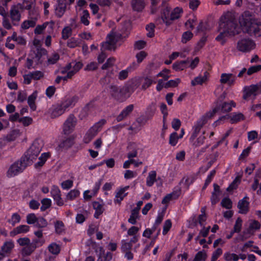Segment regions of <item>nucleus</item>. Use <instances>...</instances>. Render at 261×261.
I'll list each match as a JSON object with an SVG mask.
<instances>
[{
    "label": "nucleus",
    "instance_id": "bb28decb",
    "mask_svg": "<svg viewBox=\"0 0 261 261\" xmlns=\"http://www.w3.org/2000/svg\"><path fill=\"white\" fill-rule=\"evenodd\" d=\"M38 95V92L37 91H35L33 93L29 96L28 99V103L31 109L34 111L36 109V107L35 103V100Z\"/></svg>",
    "mask_w": 261,
    "mask_h": 261
},
{
    "label": "nucleus",
    "instance_id": "6e6d98bb",
    "mask_svg": "<svg viewBox=\"0 0 261 261\" xmlns=\"http://www.w3.org/2000/svg\"><path fill=\"white\" fill-rule=\"evenodd\" d=\"M224 257L227 261H237L239 259L238 255L234 253H225L224 254Z\"/></svg>",
    "mask_w": 261,
    "mask_h": 261
},
{
    "label": "nucleus",
    "instance_id": "f704fd0d",
    "mask_svg": "<svg viewBox=\"0 0 261 261\" xmlns=\"http://www.w3.org/2000/svg\"><path fill=\"white\" fill-rule=\"evenodd\" d=\"M49 25L50 28H52L54 23L52 22H45L42 25H39L36 27V28L35 29L34 32L35 34H41L43 33V31L45 30V29L46 28L47 25Z\"/></svg>",
    "mask_w": 261,
    "mask_h": 261
},
{
    "label": "nucleus",
    "instance_id": "a878e982",
    "mask_svg": "<svg viewBox=\"0 0 261 261\" xmlns=\"http://www.w3.org/2000/svg\"><path fill=\"white\" fill-rule=\"evenodd\" d=\"M236 103L233 101H230L228 102H225L222 104L219 109L223 113L228 112L231 110L232 108L235 107Z\"/></svg>",
    "mask_w": 261,
    "mask_h": 261
},
{
    "label": "nucleus",
    "instance_id": "a211bd4d",
    "mask_svg": "<svg viewBox=\"0 0 261 261\" xmlns=\"http://www.w3.org/2000/svg\"><path fill=\"white\" fill-rule=\"evenodd\" d=\"M209 78V73L205 71L203 73V75H199L197 77H195L191 81V85L193 86H195L196 85H201L205 83H206Z\"/></svg>",
    "mask_w": 261,
    "mask_h": 261
},
{
    "label": "nucleus",
    "instance_id": "37998d69",
    "mask_svg": "<svg viewBox=\"0 0 261 261\" xmlns=\"http://www.w3.org/2000/svg\"><path fill=\"white\" fill-rule=\"evenodd\" d=\"M81 43V39L76 38H71L68 41L67 46L70 48H74L80 46Z\"/></svg>",
    "mask_w": 261,
    "mask_h": 261
},
{
    "label": "nucleus",
    "instance_id": "c85d7f7f",
    "mask_svg": "<svg viewBox=\"0 0 261 261\" xmlns=\"http://www.w3.org/2000/svg\"><path fill=\"white\" fill-rule=\"evenodd\" d=\"M35 58L36 55H35L34 53L31 52L30 54L29 57L27 59L26 62V66L29 69L34 67L35 65L39 63L40 59L37 61H35Z\"/></svg>",
    "mask_w": 261,
    "mask_h": 261
},
{
    "label": "nucleus",
    "instance_id": "e2e57ef3",
    "mask_svg": "<svg viewBox=\"0 0 261 261\" xmlns=\"http://www.w3.org/2000/svg\"><path fill=\"white\" fill-rule=\"evenodd\" d=\"M133 244L129 241L124 240L122 241L121 248L123 251H127L130 250Z\"/></svg>",
    "mask_w": 261,
    "mask_h": 261
},
{
    "label": "nucleus",
    "instance_id": "864d4df0",
    "mask_svg": "<svg viewBox=\"0 0 261 261\" xmlns=\"http://www.w3.org/2000/svg\"><path fill=\"white\" fill-rule=\"evenodd\" d=\"M138 175L136 171L127 170L124 174V177L125 179H130L136 177Z\"/></svg>",
    "mask_w": 261,
    "mask_h": 261
},
{
    "label": "nucleus",
    "instance_id": "3c124183",
    "mask_svg": "<svg viewBox=\"0 0 261 261\" xmlns=\"http://www.w3.org/2000/svg\"><path fill=\"white\" fill-rule=\"evenodd\" d=\"M140 230V227L137 226H132L130 227L127 231V237L132 236H140L138 233Z\"/></svg>",
    "mask_w": 261,
    "mask_h": 261
},
{
    "label": "nucleus",
    "instance_id": "c9c22d12",
    "mask_svg": "<svg viewBox=\"0 0 261 261\" xmlns=\"http://www.w3.org/2000/svg\"><path fill=\"white\" fill-rule=\"evenodd\" d=\"M21 220V217L20 215L16 213H13L11 217L8 220V222L11 224L13 226H15V224L20 222Z\"/></svg>",
    "mask_w": 261,
    "mask_h": 261
},
{
    "label": "nucleus",
    "instance_id": "c03bdc74",
    "mask_svg": "<svg viewBox=\"0 0 261 261\" xmlns=\"http://www.w3.org/2000/svg\"><path fill=\"white\" fill-rule=\"evenodd\" d=\"M182 13V10L181 8L178 7L175 8L171 13V19L174 20L179 18Z\"/></svg>",
    "mask_w": 261,
    "mask_h": 261
},
{
    "label": "nucleus",
    "instance_id": "a19ab883",
    "mask_svg": "<svg viewBox=\"0 0 261 261\" xmlns=\"http://www.w3.org/2000/svg\"><path fill=\"white\" fill-rule=\"evenodd\" d=\"M214 191L212 193L211 201L213 204L216 203L219 200V187L216 184H214Z\"/></svg>",
    "mask_w": 261,
    "mask_h": 261
},
{
    "label": "nucleus",
    "instance_id": "dca6fc26",
    "mask_svg": "<svg viewBox=\"0 0 261 261\" xmlns=\"http://www.w3.org/2000/svg\"><path fill=\"white\" fill-rule=\"evenodd\" d=\"M236 80V77L232 74L223 73L221 75L220 82L222 85L231 86L234 84Z\"/></svg>",
    "mask_w": 261,
    "mask_h": 261
},
{
    "label": "nucleus",
    "instance_id": "aec40b11",
    "mask_svg": "<svg viewBox=\"0 0 261 261\" xmlns=\"http://www.w3.org/2000/svg\"><path fill=\"white\" fill-rule=\"evenodd\" d=\"M30 230V227L27 225H21L14 228L10 232L11 237H14L18 234L25 233Z\"/></svg>",
    "mask_w": 261,
    "mask_h": 261
},
{
    "label": "nucleus",
    "instance_id": "c756f323",
    "mask_svg": "<svg viewBox=\"0 0 261 261\" xmlns=\"http://www.w3.org/2000/svg\"><path fill=\"white\" fill-rule=\"evenodd\" d=\"M156 173L155 171H151L148 173V175L146 178V185L148 187H151L156 180Z\"/></svg>",
    "mask_w": 261,
    "mask_h": 261
},
{
    "label": "nucleus",
    "instance_id": "bf43d9fd",
    "mask_svg": "<svg viewBox=\"0 0 261 261\" xmlns=\"http://www.w3.org/2000/svg\"><path fill=\"white\" fill-rule=\"evenodd\" d=\"M179 137L175 132L172 133L170 136L169 143L172 146H175L178 142Z\"/></svg>",
    "mask_w": 261,
    "mask_h": 261
},
{
    "label": "nucleus",
    "instance_id": "1a4fd4ad",
    "mask_svg": "<svg viewBox=\"0 0 261 261\" xmlns=\"http://www.w3.org/2000/svg\"><path fill=\"white\" fill-rule=\"evenodd\" d=\"M76 123V119L72 115L67 118L64 123L63 130L65 134H70L74 129Z\"/></svg>",
    "mask_w": 261,
    "mask_h": 261
},
{
    "label": "nucleus",
    "instance_id": "4468645a",
    "mask_svg": "<svg viewBox=\"0 0 261 261\" xmlns=\"http://www.w3.org/2000/svg\"><path fill=\"white\" fill-rule=\"evenodd\" d=\"M260 93L259 87L257 85H252L244 88L243 98L248 99L251 96L255 97Z\"/></svg>",
    "mask_w": 261,
    "mask_h": 261
},
{
    "label": "nucleus",
    "instance_id": "052dcab7",
    "mask_svg": "<svg viewBox=\"0 0 261 261\" xmlns=\"http://www.w3.org/2000/svg\"><path fill=\"white\" fill-rule=\"evenodd\" d=\"M49 156V153H43L39 158V162L36 164L38 166H42Z\"/></svg>",
    "mask_w": 261,
    "mask_h": 261
},
{
    "label": "nucleus",
    "instance_id": "13d9d810",
    "mask_svg": "<svg viewBox=\"0 0 261 261\" xmlns=\"http://www.w3.org/2000/svg\"><path fill=\"white\" fill-rule=\"evenodd\" d=\"M51 201L50 199L44 198L41 201L42 206L41 210L44 211L49 208L51 205Z\"/></svg>",
    "mask_w": 261,
    "mask_h": 261
},
{
    "label": "nucleus",
    "instance_id": "72a5a7b5",
    "mask_svg": "<svg viewBox=\"0 0 261 261\" xmlns=\"http://www.w3.org/2000/svg\"><path fill=\"white\" fill-rule=\"evenodd\" d=\"M93 206L95 210L94 216L95 218H98V217L103 213V206L98 202H93Z\"/></svg>",
    "mask_w": 261,
    "mask_h": 261
},
{
    "label": "nucleus",
    "instance_id": "2f4dec72",
    "mask_svg": "<svg viewBox=\"0 0 261 261\" xmlns=\"http://www.w3.org/2000/svg\"><path fill=\"white\" fill-rule=\"evenodd\" d=\"M48 250L50 253L54 255H57L60 252L61 247L60 245L54 242L48 245Z\"/></svg>",
    "mask_w": 261,
    "mask_h": 261
},
{
    "label": "nucleus",
    "instance_id": "680f3d73",
    "mask_svg": "<svg viewBox=\"0 0 261 261\" xmlns=\"http://www.w3.org/2000/svg\"><path fill=\"white\" fill-rule=\"evenodd\" d=\"M201 214L199 216L198 222L201 226H203L206 221V215L205 214V208L203 207L201 210Z\"/></svg>",
    "mask_w": 261,
    "mask_h": 261
},
{
    "label": "nucleus",
    "instance_id": "9b49d317",
    "mask_svg": "<svg viewBox=\"0 0 261 261\" xmlns=\"http://www.w3.org/2000/svg\"><path fill=\"white\" fill-rule=\"evenodd\" d=\"M24 169V166L21 162H16L13 163L9 168L7 175L8 177L14 176L21 172Z\"/></svg>",
    "mask_w": 261,
    "mask_h": 261
},
{
    "label": "nucleus",
    "instance_id": "09e8293b",
    "mask_svg": "<svg viewBox=\"0 0 261 261\" xmlns=\"http://www.w3.org/2000/svg\"><path fill=\"white\" fill-rule=\"evenodd\" d=\"M139 212L138 210H133L131 215L128 219V222L132 224H136L137 219L138 218Z\"/></svg>",
    "mask_w": 261,
    "mask_h": 261
},
{
    "label": "nucleus",
    "instance_id": "0e129e2a",
    "mask_svg": "<svg viewBox=\"0 0 261 261\" xmlns=\"http://www.w3.org/2000/svg\"><path fill=\"white\" fill-rule=\"evenodd\" d=\"M37 218L34 214H29L27 216V222L29 224H36Z\"/></svg>",
    "mask_w": 261,
    "mask_h": 261
},
{
    "label": "nucleus",
    "instance_id": "8fccbe9b",
    "mask_svg": "<svg viewBox=\"0 0 261 261\" xmlns=\"http://www.w3.org/2000/svg\"><path fill=\"white\" fill-rule=\"evenodd\" d=\"M36 24L35 19H29L24 21L21 24V28L23 29H28L31 27H33Z\"/></svg>",
    "mask_w": 261,
    "mask_h": 261
},
{
    "label": "nucleus",
    "instance_id": "ddd939ff",
    "mask_svg": "<svg viewBox=\"0 0 261 261\" xmlns=\"http://www.w3.org/2000/svg\"><path fill=\"white\" fill-rule=\"evenodd\" d=\"M74 0H58V4L55 9L56 15L59 17H62L65 12L67 5L73 3Z\"/></svg>",
    "mask_w": 261,
    "mask_h": 261
},
{
    "label": "nucleus",
    "instance_id": "39448f33",
    "mask_svg": "<svg viewBox=\"0 0 261 261\" xmlns=\"http://www.w3.org/2000/svg\"><path fill=\"white\" fill-rule=\"evenodd\" d=\"M255 43L251 39L247 38L239 40L237 44V49L243 53H248L254 49Z\"/></svg>",
    "mask_w": 261,
    "mask_h": 261
},
{
    "label": "nucleus",
    "instance_id": "58836bf2",
    "mask_svg": "<svg viewBox=\"0 0 261 261\" xmlns=\"http://www.w3.org/2000/svg\"><path fill=\"white\" fill-rule=\"evenodd\" d=\"M14 246V243L11 242H7L2 247V250L5 254L9 253Z\"/></svg>",
    "mask_w": 261,
    "mask_h": 261
},
{
    "label": "nucleus",
    "instance_id": "423d86ee",
    "mask_svg": "<svg viewBox=\"0 0 261 261\" xmlns=\"http://www.w3.org/2000/svg\"><path fill=\"white\" fill-rule=\"evenodd\" d=\"M66 111L61 102L53 105L47 111V114L51 118H56L63 115Z\"/></svg>",
    "mask_w": 261,
    "mask_h": 261
},
{
    "label": "nucleus",
    "instance_id": "603ef678",
    "mask_svg": "<svg viewBox=\"0 0 261 261\" xmlns=\"http://www.w3.org/2000/svg\"><path fill=\"white\" fill-rule=\"evenodd\" d=\"M193 34L190 31H187L183 33L181 37V42L184 43H187L193 37Z\"/></svg>",
    "mask_w": 261,
    "mask_h": 261
},
{
    "label": "nucleus",
    "instance_id": "f8f14e48",
    "mask_svg": "<svg viewBox=\"0 0 261 261\" xmlns=\"http://www.w3.org/2000/svg\"><path fill=\"white\" fill-rule=\"evenodd\" d=\"M22 9L20 6H13L10 10V16L12 22L16 25L20 20Z\"/></svg>",
    "mask_w": 261,
    "mask_h": 261
},
{
    "label": "nucleus",
    "instance_id": "de8ad7c7",
    "mask_svg": "<svg viewBox=\"0 0 261 261\" xmlns=\"http://www.w3.org/2000/svg\"><path fill=\"white\" fill-rule=\"evenodd\" d=\"M72 34V29L69 26L65 27L62 30V38L66 40L68 39Z\"/></svg>",
    "mask_w": 261,
    "mask_h": 261
},
{
    "label": "nucleus",
    "instance_id": "9d476101",
    "mask_svg": "<svg viewBox=\"0 0 261 261\" xmlns=\"http://www.w3.org/2000/svg\"><path fill=\"white\" fill-rule=\"evenodd\" d=\"M33 43L31 52L36 55L35 61H37L41 59L43 55H45L46 50L40 47V41L38 39H35Z\"/></svg>",
    "mask_w": 261,
    "mask_h": 261
},
{
    "label": "nucleus",
    "instance_id": "6e6552de",
    "mask_svg": "<svg viewBox=\"0 0 261 261\" xmlns=\"http://www.w3.org/2000/svg\"><path fill=\"white\" fill-rule=\"evenodd\" d=\"M43 144L41 140H35L27 151L29 159H33L37 157L40 153Z\"/></svg>",
    "mask_w": 261,
    "mask_h": 261
},
{
    "label": "nucleus",
    "instance_id": "4d7b16f0",
    "mask_svg": "<svg viewBox=\"0 0 261 261\" xmlns=\"http://www.w3.org/2000/svg\"><path fill=\"white\" fill-rule=\"evenodd\" d=\"M47 225V222L44 218L41 217L37 218V221L35 224V226L36 227L42 228L46 226Z\"/></svg>",
    "mask_w": 261,
    "mask_h": 261
},
{
    "label": "nucleus",
    "instance_id": "b1692460",
    "mask_svg": "<svg viewBox=\"0 0 261 261\" xmlns=\"http://www.w3.org/2000/svg\"><path fill=\"white\" fill-rule=\"evenodd\" d=\"M128 188V186H125L118 190L115 196V197L116 198V199H115V202L116 201L117 202H120L123 200L124 197H125L127 194L126 191Z\"/></svg>",
    "mask_w": 261,
    "mask_h": 261
},
{
    "label": "nucleus",
    "instance_id": "a18cd8bd",
    "mask_svg": "<svg viewBox=\"0 0 261 261\" xmlns=\"http://www.w3.org/2000/svg\"><path fill=\"white\" fill-rule=\"evenodd\" d=\"M180 82L181 80L179 78L169 80V81L165 83V88L176 87L178 85Z\"/></svg>",
    "mask_w": 261,
    "mask_h": 261
},
{
    "label": "nucleus",
    "instance_id": "6ab92c4d",
    "mask_svg": "<svg viewBox=\"0 0 261 261\" xmlns=\"http://www.w3.org/2000/svg\"><path fill=\"white\" fill-rule=\"evenodd\" d=\"M130 94V93L129 92L128 88L125 86L120 89L119 91H117L115 97H117L119 101H123L128 97Z\"/></svg>",
    "mask_w": 261,
    "mask_h": 261
},
{
    "label": "nucleus",
    "instance_id": "69168bd1",
    "mask_svg": "<svg viewBox=\"0 0 261 261\" xmlns=\"http://www.w3.org/2000/svg\"><path fill=\"white\" fill-rule=\"evenodd\" d=\"M125 36H122L120 34H117L115 35V48L116 46H120L123 42Z\"/></svg>",
    "mask_w": 261,
    "mask_h": 261
},
{
    "label": "nucleus",
    "instance_id": "f3484780",
    "mask_svg": "<svg viewBox=\"0 0 261 261\" xmlns=\"http://www.w3.org/2000/svg\"><path fill=\"white\" fill-rule=\"evenodd\" d=\"M114 48V33L113 30L108 35L105 42L102 44L103 50H112Z\"/></svg>",
    "mask_w": 261,
    "mask_h": 261
},
{
    "label": "nucleus",
    "instance_id": "774afa93",
    "mask_svg": "<svg viewBox=\"0 0 261 261\" xmlns=\"http://www.w3.org/2000/svg\"><path fill=\"white\" fill-rule=\"evenodd\" d=\"M172 226V222L170 220L168 219L164 222L163 226V234L165 235L169 231Z\"/></svg>",
    "mask_w": 261,
    "mask_h": 261
},
{
    "label": "nucleus",
    "instance_id": "473e14b6",
    "mask_svg": "<svg viewBox=\"0 0 261 261\" xmlns=\"http://www.w3.org/2000/svg\"><path fill=\"white\" fill-rule=\"evenodd\" d=\"M21 134L20 130L14 129L7 136L6 139L9 141H14L21 135Z\"/></svg>",
    "mask_w": 261,
    "mask_h": 261
},
{
    "label": "nucleus",
    "instance_id": "7ed1b4c3",
    "mask_svg": "<svg viewBox=\"0 0 261 261\" xmlns=\"http://www.w3.org/2000/svg\"><path fill=\"white\" fill-rule=\"evenodd\" d=\"M218 111V110L215 108L202 116L194 122L192 126V133L190 141H194V140H195V138L203 131L201 129L203 125L207 122L208 119L213 117Z\"/></svg>",
    "mask_w": 261,
    "mask_h": 261
},
{
    "label": "nucleus",
    "instance_id": "5fc2aeb1",
    "mask_svg": "<svg viewBox=\"0 0 261 261\" xmlns=\"http://www.w3.org/2000/svg\"><path fill=\"white\" fill-rule=\"evenodd\" d=\"M241 181L240 177L237 176L234 180L232 181V182L229 186V187L227 188V190L228 191H230L231 190H233L237 188L239 184H240Z\"/></svg>",
    "mask_w": 261,
    "mask_h": 261
},
{
    "label": "nucleus",
    "instance_id": "e433bc0d",
    "mask_svg": "<svg viewBox=\"0 0 261 261\" xmlns=\"http://www.w3.org/2000/svg\"><path fill=\"white\" fill-rule=\"evenodd\" d=\"M80 195V192L79 190L73 189L69 191L66 195L67 200H73L77 198Z\"/></svg>",
    "mask_w": 261,
    "mask_h": 261
},
{
    "label": "nucleus",
    "instance_id": "f257e3e1",
    "mask_svg": "<svg viewBox=\"0 0 261 261\" xmlns=\"http://www.w3.org/2000/svg\"><path fill=\"white\" fill-rule=\"evenodd\" d=\"M218 31L220 33L216 38V40L223 44L229 36L239 34L241 29L234 21L229 20L227 16L224 15L220 18Z\"/></svg>",
    "mask_w": 261,
    "mask_h": 261
},
{
    "label": "nucleus",
    "instance_id": "2eb2a0df",
    "mask_svg": "<svg viewBox=\"0 0 261 261\" xmlns=\"http://www.w3.org/2000/svg\"><path fill=\"white\" fill-rule=\"evenodd\" d=\"M82 66L83 64L80 62H73L70 63L67 67V77L68 78L71 77L82 67Z\"/></svg>",
    "mask_w": 261,
    "mask_h": 261
},
{
    "label": "nucleus",
    "instance_id": "393cba45",
    "mask_svg": "<svg viewBox=\"0 0 261 261\" xmlns=\"http://www.w3.org/2000/svg\"><path fill=\"white\" fill-rule=\"evenodd\" d=\"M134 105H129L122 110L119 115L117 117V120L121 121L126 117L133 110Z\"/></svg>",
    "mask_w": 261,
    "mask_h": 261
},
{
    "label": "nucleus",
    "instance_id": "cd10ccee",
    "mask_svg": "<svg viewBox=\"0 0 261 261\" xmlns=\"http://www.w3.org/2000/svg\"><path fill=\"white\" fill-rule=\"evenodd\" d=\"M205 131H202L200 134H199L194 141H190L194 146H199L203 144L205 139Z\"/></svg>",
    "mask_w": 261,
    "mask_h": 261
},
{
    "label": "nucleus",
    "instance_id": "7c9ffc66",
    "mask_svg": "<svg viewBox=\"0 0 261 261\" xmlns=\"http://www.w3.org/2000/svg\"><path fill=\"white\" fill-rule=\"evenodd\" d=\"M173 68L175 71L182 70L188 67V60L177 62L174 63L172 65Z\"/></svg>",
    "mask_w": 261,
    "mask_h": 261
},
{
    "label": "nucleus",
    "instance_id": "4c0bfd02",
    "mask_svg": "<svg viewBox=\"0 0 261 261\" xmlns=\"http://www.w3.org/2000/svg\"><path fill=\"white\" fill-rule=\"evenodd\" d=\"M132 6L136 11H141L144 7V3L142 0H133Z\"/></svg>",
    "mask_w": 261,
    "mask_h": 261
},
{
    "label": "nucleus",
    "instance_id": "0eeeda50",
    "mask_svg": "<svg viewBox=\"0 0 261 261\" xmlns=\"http://www.w3.org/2000/svg\"><path fill=\"white\" fill-rule=\"evenodd\" d=\"M244 116L241 113H233L229 115L220 117L217 121L213 124L214 126H217L220 124L221 122L224 121L225 120L229 119L230 122L233 123L238 122L244 119Z\"/></svg>",
    "mask_w": 261,
    "mask_h": 261
},
{
    "label": "nucleus",
    "instance_id": "ea45409f",
    "mask_svg": "<svg viewBox=\"0 0 261 261\" xmlns=\"http://www.w3.org/2000/svg\"><path fill=\"white\" fill-rule=\"evenodd\" d=\"M170 71L167 69H164L163 70H162L161 72L158 73L157 74L154 76V79H156L158 77H162L164 79L163 80L166 81L170 77Z\"/></svg>",
    "mask_w": 261,
    "mask_h": 261
},
{
    "label": "nucleus",
    "instance_id": "4be33fe9",
    "mask_svg": "<svg viewBox=\"0 0 261 261\" xmlns=\"http://www.w3.org/2000/svg\"><path fill=\"white\" fill-rule=\"evenodd\" d=\"M156 80L153 76H147L144 77L142 80L141 90H145L148 88L152 84L155 83Z\"/></svg>",
    "mask_w": 261,
    "mask_h": 261
},
{
    "label": "nucleus",
    "instance_id": "20e7f679",
    "mask_svg": "<svg viewBox=\"0 0 261 261\" xmlns=\"http://www.w3.org/2000/svg\"><path fill=\"white\" fill-rule=\"evenodd\" d=\"M105 121L101 120L95 123L85 134L83 141L85 143H89L97 134L101 130L102 126L105 124Z\"/></svg>",
    "mask_w": 261,
    "mask_h": 261
},
{
    "label": "nucleus",
    "instance_id": "f03ea898",
    "mask_svg": "<svg viewBox=\"0 0 261 261\" xmlns=\"http://www.w3.org/2000/svg\"><path fill=\"white\" fill-rule=\"evenodd\" d=\"M239 23L243 31L255 36H261V22L250 12L245 11L239 18Z\"/></svg>",
    "mask_w": 261,
    "mask_h": 261
},
{
    "label": "nucleus",
    "instance_id": "79ce46f5",
    "mask_svg": "<svg viewBox=\"0 0 261 261\" xmlns=\"http://www.w3.org/2000/svg\"><path fill=\"white\" fill-rule=\"evenodd\" d=\"M90 14L87 10H84L81 16V22L85 25L89 24Z\"/></svg>",
    "mask_w": 261,
    "mask_h": 261
},
{
    "label": "nucleus",
    "instance_id": "412c9836",
    "mask_svg": "<svg viewBox=\"0 0 261 261\" xmlns=\"http://www.w3.org/2000/svg\"><path fill=\"white\" fill-rule=\"evenodd\" d=\"M77 100V97L74 96L67 98L65 100L61 102V103L67 111L69 108L73 107L75 105Z\"/></svg>",
    "mask_w": 261,
    "mask_h": 261
},
{
    "label": "nucleus",
    "instance_id": "5701e85b",
    "mask_svg": "<svg viewBox=\"0 0 261 261\" xmlns=\"http://www.w3.org/2000/svg\"><path fill=\"white\" fill-rule=\"evenodd\" d=\"M247 199V197H244L238 203V207L239 209V213L241 214H246L248 211L249 202Z\"/></svg>",
    "mask_w": 261,
    "mask_h": 261
},
{
    "label": "nucleus",
    "instance_id": "49530a36",
    "mask_svg": "<svg viewBox=\"0 0 261 261\" xmlns=\"http://www.w3.org/2000/svg\"><path fill=\"white\" fill-rule=\"evenodd\" d=\"M13 41H15L16 43L21 45H24L26 43V41L25 39L20 36H17V34L15 32H14L11 36Z\"/></svg>",
    "mask_w": 261,
    "mask_h": 261
},
{
    "label": "nucleus",
    "instance_id": "338daca9",
    "mask_svg": "<svg viewBox=\"0 0 261 261\" xmlns=\"http://www.w3.org/2000/svg\"><path fill=\"white\" fill-rule=\"evenodd\" d=\"M19 122L21 123L24 126H27L32 123L33 119L30 117H23L19 119Z\"/></svg>",
    "mask_w": 261,
    "mask_h": 261
}]
</instances>
